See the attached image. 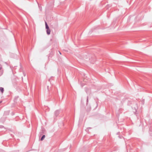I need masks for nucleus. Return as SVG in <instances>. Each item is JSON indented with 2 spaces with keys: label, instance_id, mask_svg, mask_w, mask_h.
I'll use <instances>...</instances> for the list:
<instances>
[{
  "label": "nucleus",
  "instance_id": "nucleus-13",
  "mask_svg": "<svg viewBox=\"0 0 152 152\" xmlns=\"http://www.w3.org/2000/svg\"><path fill=\"white\" fill-rule=\"evenodd\" d=\"M59 53H60V54H61V53L60 51H59Z\"/></svg>",
  "mask_w": 152,
  "mask_h": 152
},
{
  "label": "nucleus",
  "instance_id": "nucleus-9",
  "mask_svg": "<svg viewBox=\"0 0 152 152\" xmlns=\"http://www.w3.org/2000/svg\"><path fill=\"white\" fill-rule=\"evenodd\" d=\"M4 128V126L2 125H0V128Z\"/></svg>",
  "mask_w": 152,
  "mask_h": 152
},
{
  "label": "nucleus",
  "instance_id": "nucleus-7",
  "mask_svg": "<svg viewBox=\"0 0 152 152\" xmlns=\"http://www.w3.org/2000/svg\"><path fill=\"white\" fill-rule=\"evenodd\" d=\"M3 70H0V76H1L3 73Z\"/></svg>",
  "mask_w": 152,
  "mask_h": 152
},
{
  "label": "nucleus",
  "instance_id": "nucleus-14",
  "mask_svg": "<svg viewBox=\"0 0 152 152\" xmlns=\"http://www.w3.org/2000/svg\"><path fill=\"white\" fill-rule=\"evenodd\" d=\"M48 90H49V89H48Z\"/></svg>",
  "mask_w": 152,
  "mask_h": 152
},
{
  "label": "nucleus",
  "instance_id": "nucleus-3",
  "mask_svg": "<svg viewBox=\"0 0 152 152\" xmlns=\"http://www.w3.org/2000/svg\"><path fill=\"white\" fill-rule=\"evenodd\" d=\"M45 28L46 29H49V27L46 22H45Z\"/></svg>",
  "mask_w": 152,
  "mask_h": 152
},
{
  "label": "nucleus",
  "instance_id": "nucleus-8",
  "mask_svg": "<svg viewBox=\"0 0 152 152\" xmlns=\"http://www.w3.org/2000/svg\"><path fill=\"white\" fill-rule=\"evenodd\" d=\"M2 69V66L1 65H0V70H3Z\"/></svg>",
  "mask_w": 152,
  "mask_h": 152
},
{
  "label": "nucleus",
  "instance_id": "nucleus-11",
  "mask_svg": "<svg viewBox=\"0 0 152 152\" xmlns=\"http://www.w3.org/2000/svg\"><path fill=\"white\" fill-rule=\"evenodd\" d=\"M88 96L87 97V102H88Z\"/></svg>",
  "mask_w": 152,
  "mask_h": 152
},
{
  "label": "nucleus",
  "instance_id": "nucleus-6",
  "mask_svg": "<svg viewBox=\"0 0 152 152\" xmlns=\"http://www.w3.org/2000/svg\"><path fill=\"white\" fill-rule=\"evenodd\" d=\"M45 135H43L42 137H41V140L42 141L43 140H44V139H45Z\"/></svg>",
  "mask_w": 152,
  "mask_h": 152
},
{
  "label": "nucleus",
  "instance_id": "nucleus-5",
  "mask_svg": "<svg viewBox=\"0 0 152 152\" xmlns=\"http://www.w3.org/2000/svg\"><path fill=\"white\" fill-rule=\"evenodd\" d=\"M9 112H8V111H5L4 113V114L5 115H8L9 114Z\"/></svg>",
  "mask_w": 152,
  "mask_h": 152
},
{
  "label": "nucleus",
  "instance_id": "nucleus-2",
  "mask_svg": "<svg viewBox=\"0 0 152 152\" xmlns=\"http://www.w3.org/2000/svg\"><path fill=\"white\" fill-rule=\"evenodd\" d=\"M47 34L48 35H49L50 32V28L47 29L46 30Z\"/></svg>",
  "mask_w": 152,
  "mask_h": 152
},
{
  "label": "nucleus",
  "instance_id": "nucleus-15",
  "mask_svg": "<svg viewBox=\"0 0 152 152\" xmlns=\"http://www.w3.org/2000/svg\"><path fill=\"white\" fill-rule=\"evenodd\" d=\"M2 102V101H0V103H1Z\"/></svg>",
  "mask_w": 152,
  "mask_h": 152
},
{
  "label": "nucleus",
  "instance_id": "nucleus-12",
  "mask_svg": "<svg viewBox=\"0 0 152 152\" xmlns=\"http://www.w3.org/2000/svg\"><path fill=\"white\" fill-rule=\"evenodd\" d=\"M91 109V107H89V110L88 111H90Z\"/></svg>",
  "mask_w": 152,
  "mask_h": 152
},
{
  "label": "nucleus",
  "instance_id": "nucleus-1",
  "mask_svg": "<svg viewBox=\"0 0 152 152\" xmlns=\"http://www.w3.org/2000/svg\"><path fill=\"white\" fill-rule=\"evenodd\" d=\"M59 111L58 110H56L55 112V115L56 116H57L59 114Z\"/></svg>",
  "mask_w": 152,
  "mask_h": 152
},
{
  "label": "nucleus",
  "instance_id": "nucleus-4",
  "mask_svg": "<svg viewBox=\"0 0 152 152\" xmlns=\"http://www.w3.org/2000/svg\"><path fill=\"white\" fill-rule=\"evenodd\" d=\"M4 88L1 87H0V91L1 92L3 93L4 91Z\"/></svg>",
  "mask_w": 152,
  "mask_h": 152
},
{
  "label": "nucleus",
  "instance_id": "nucleus-10",
  "mask_svg": "<svg viewBox=\"0 0 152 152\" xmlns=\"http://www.w3.org/2000/svg\"><path fill=\"white\" fill-rule=\"evenodd\" d=\"M23 75H24V76H25L26 75V73H25V72H23Z\"/></svg>",
  "mask_w": 152,
  "mask_h": 152
}]
</instances>
